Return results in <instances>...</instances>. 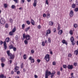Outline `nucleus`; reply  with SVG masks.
Here are the masks:
<instances>
[{"instance_id": "f257e3e1", "label": "nucleus", "mask_w": 78, "mask_h": 78, "mask_svg": "<svg viewBox=\"0 0 78 78\" xmlns=\"http://www.w3.org/2000/svg\"><path fill=\"white\" fill-rule=\"evenodd\" d=\"M54 74L55 73H51V72L48 71V70H46L45 72V78H48V76H49V75H54Z\"/></svg>"}, {"instance_id": "f03ea898", "label": "nucleus", "mask_w": 78, "mask_h": 78, "mask_svg": "<svg viewBox=\"0 0 78 78\" xmlns=\"http://www.w3.org/2000/svg\"><path fill=\"white\" fill-rule=\"evenodd\" d=\"M7 53L8 56L10 57V59H13L14 58V55H12V54L10 53V51H7Z\"/></svg>"}, {"instance_id": "7ed1b4c3", "label": "nucleus", "mask_w": 78, "mask_h": 78, "mask_svg": "<svg viewBox=\"0 0 78 78\" xmlns=\"http://www.w3.org/2000/svg\"><path fill=\"white\" fill-rule=\"evenodd\" d=\"M23 37L24 39L26 38V40L27 41H29V40H30V39H31V37L29 35H25V34H23Z\"/></svg>"}, {"instance_id": "20e7f679", "label": "nucleus", "mask_w": 78, "mask_h": 78, "mask_svg": "<svg viewBox=\"0 0 78 78\" xmlns=\"http://www.w3.org/2000/svg\"><path fill=\"white\" fill-rule=\"evenodd\" d=\"M44 59L47 61V62H48L50 61V56L48 54H47L45 55L44 57Z\"/></svg>"}, {"instance_id": "39448f33", "label": "nucleus", "mask_w": 78, "mask_h": 78, "mask_svg": "<svg viewBox=\"0 0 78 78\" xmlns=\"http://www.w3.org/2000/svg\"><path fill=\"white\" fill-rule=\"evenodd\" d=\"M37 2L36 0H34V2L33 3V6H34V7H36L37 5Z\"/></svg>"}, {"instance_id": "423d86ee", "label": "nucleus", "mask_w": 78, "mask_h": 78, "mask_svg": "<svg viewBox=\"0 0 78 78\" xmlns=\"http://www.w3.org/2000/svg\"><path fill=\"white\" fill-rule=\"evenodd\" d=\"M29 60H31V63H34V58H32V57H30L29 58Z\"/></svg>"}, {"instance_id": "0eeeda50", "label": "nucleus", "mask_w": 78, "mask_h": 78, "mask_svg": "<svg viewBox=\"0 0 78 78\" xmlns=\"http://www.w3.org/2000/svg\"><path fill=\"white\" fill-rule=\"evenodd\" d=\"M0 23L1 24H5V20L4 19H1L0 21Z\"/></svg>"}, {"instance_id": "6e6552de", "label": "nucleus", "mask_w": 78, "mask_h": 78, "mask_svg": "<svg viewBox=\"0 0 78 78\" xmlns=\"http://www.w3.org/2000/svg\"><path fill=\"white\" fill-rule=\"evenodd\" d=\"M73 65H68L67 68L68 69H73Z\"/></svg>"}, {"instance_id": "1a4fd4ad", "label": "nucleus", "mask_w": 78, "mask_h": 78, "mask_svg": "<svg viewBox=\"0 0 78 78\" xmlns=\"http://www.w3.org/2000/svg\"><path fill=\"white\" fill-rule=\"evenodd\" d=\"M3 45H4V47L5 49L6 50V48H7V44H6V42L4 41Z\"/></svg>"}, {"instance_id": "9d476101", "label": "nucleus", "mask_w": 78, "mask_h": 78, "mask_svg": "<svg viewBox=\"0 0 78 78\" xmlns=\"http://www.w3.org/2000/svg\"><path fill=\"white\" fill-rule=\"evenodd\" d=\"M69 16L70 17H72L73 16V10H71L70 12Z\"/></svg>"}, {"instance_id": "9b49d317", "label": "nucleus", "mask_w": 78, "mask_h": 78, "mask_svg": "<svg viewBox=\"0 0 78 78\" xmlns=\"http://www.w3.org/2000/svg\"><path fill=\"white\" fill-rule=\"evenodd\" d=\"M31 23L32 25H35V22H34V20L32 19L31 20Z\"/></svg>"}, {"instance_id": "f8f14e48", "label": "nucleus", "mask_w": 78, "mask_h": 78, "mask_svg": "<svg viewBox=\"0 0 78 78\" xmlns=\"http://www.w3.org/2000/svg\"><path fill=\"white\" fill-rule=\"evenodd\" d=\"M0 78H6V76L4 74H1L0 75Z\"/></svg>"}, {"instance_id": "ddd939ff", "label": "nucleus", "mask_w": 78, "mask_h": 78, "mask_svg": "<svg viewBox=\"0 0 78 78\" xmlns=\"http://www.w3.org/2000/svg\"><path fill=\"white\" fill-rule=\"evenodd\" d=\"M19 67L16 66L15 67L14 72H16L17 71V70H19Z\"/></svg>"}, {"instance_id": "4468645a", "label": "nucleus", "mask_w": 78, "mask_h": 78, "mask_svg": "<svg viewBox=\"0 0 78 78\" xmlns=\"http://www.w3.org/2000/svg\"><path fill=\"white\" fill-rule=\"evenodd\" d=\"M62 43L63 44H66V45L67 44V42L66 41V40H63L62 41Z\"/></svg>"}, {"instance_id": "2eb2a0df", "label": "nucleus", "mask_w": 78, "mask_h": 78, "mask_svg": "<svg viewBox=\"0 0 78 78\" xmlns=\"http://www.w3.org/2000/svg\"><path fill=\"white\" fill-rule=\"evenodd\" d=\"M62 32H63V31H62V30H59L58 32V34L60 35L62 34Z\"/></svg>"}, {"instance_id": "dca6fc26", "label": "nucleus", "mask_w": 78, "mask_h": 78, "mask_svg": "<svg viewBox=\"0 0 78 78\" xmlns=\"http://www.w3.org/2000/svg\"><path fill=\"white\" fill-rule=\"evenodd\" d=\"M5 41L6 42H9V41H10V39L9 38H7L6 39Z\"/></svg>"}, {"instance_id": "f3484780", "label": "nucleus", "mask_w": 78, "mask_h": 78, "mask_svg": "<svg viewBox=\"0 0 78 78\" xmlns=\"http://www.w3.org/2000/svg\"><path fill=\"white\" fill-rule=\"evenodd\" d=\"M1 61L2 62H5V59L4 58H2L1 59Z\"/></svg>"}, {"instance_id": "a211bd4d", "label": "nucleus", "mask_w": 78, "mask_h": 78, "mask_svg": "<svg viewBox=\"0 0 78 78\" xmlns=\"http://www.w3.org/2000/svg\"><path fill=\"white\" fill-rule=\"evenodd\" d=\"M51 33V31L50 30H48L47 31V34H50Z\"/></svg>"}, {"instance_id": "6ab92c4d", "label": "nucleus", "mask_w": 78, "mask_h": 78, "mask_svg": "<svg viewBox=\"0 0 78 78\" xmlns=\"http://www.w3.org/2000/svg\"><path fill=\"white\" fill-rule=\"evenodd\" d=\"M75 54L76 55H77L78 54V48L77 49V50H76V51H75Z\"/></svg>"}, {"instance_id": "aec40b11", "label": "nucleus", "mask_w": 78, "mask_h": 78, "mask_svg": "<svg viewBox=\"0 0 78 78\" xmlns=\"http://www.w3.org/2000/svg\"><path fill=\"white\" fill-rule=\"evenodd\" d=\"M49 25H53V22L52 21H50L49 23Z\"/></svg>"}, {"instance_id": "412c9836", "label": "nucleus", "mask_w": 78, "mask_h": 78, "mask_svg": "<svg viewBox=\"0 0 78 78\" xmlns=\"http://www.w3.org/2000/svg\"><path fill=\"white\" fill-rule=\"evenodd\" d=\"M72 7L73 8H75L76 7V5L75 4H73L72 5Z\"/></svg>"}, {"instance_id": "4be33fe9", "label": "nucleus", "mask_w": 78, "mask_h": 78, "mask_svg": "<svg viewBox=\"0 0 78 78\" xmlns=\"http://www.w3.org/2000/svg\"><path fill=\"white\" fill-rule=\"evenodd\" d=\"M1 65L2 67V68L4 67H5V65L3 63H2L1 64Z\"/></svg>"}, {"instance_id": "5701e85b", "label": "nucleus", "mask_w": 78, "mask_h": 78, "mask_svg": "<svg viewBox=\"0 0 78 78\" xmlns=\"http://www.w3.org/2000/svg\"><path fill=\"white\" fill-rule=\"evenodd\" d=\"M16 27H14L12 30V33H14V32H16Z\"/></svg>"}, {"instance_id": "b1692460", "label": "nucleus", "mask_w": 78, "mask_h": 78, "mask_svg": "<svg viewBox=\"0 0 78 78\" xmlns=\"http://www.w3.org/2000/svg\"><path fill=\"white\" fill-rule=\"evenodd\" d=\"M4 8H6L8 7V4H7V3L4 4Z\"/></svg>"}, {"instance_id": "393cba45", "label": "nucleus", "mask_w": 78, "mask_h": 78, "mask_svg": "<svg viewBox=\"0 0 78 78\" xmlns=\"http://www.w3.org/2000/svg\"><path fill=\"white\" fill-rule=\"evenodd\" d=\"M70 41L71 42H73L74 41V38L73 37H72L70 38Z\"/></svg>"}, {"instance_id": "a878e982", "label": "nucleus", "mask_w": 78, "mask_h": 78, "mask_svg": "<svg viewBox=\"0 0 78 78\" xmlns=\"http://www.w3.org/2000/svg\"><path fill=\"white\" fill-rule=\"evenodd\" d=\"M9 34L10 36H12V35H13L14 34V32H12V31H10L9 33Z\"/></svg>"}, {"instance_id": "bb28decb", "label": "nucleus", "mask_w": 78, "mask_h": 78, "mask_svg": "<svg viewBox=\"0 0 78 78\" xmlns=\"http://www.w3.org/2000/svg\"><path fill=\"white\" fill-rule=\"evenodd\" d=\"M5 28H7L9 27V24L8 23H6L5 24Z\"/></svg>"}, {"instance_id": "cd10ccee", "label": "nucleus", "mask_w": 78, "mask_h": 78, "mask_svg": "<svg viewBox=\"0 0 78 78\" xmlns=\"http://www.w3.org/2000/svg\"><path fill=\"white\" fill-rule=\"evenodd\" d=\"M24 42L26 45H27V44H28V42L27 40H25L24 41Z\"/></svg>"}, {"instance_id": "c85d7f7f", "label": "nucleus", "mask_w": 78, "mask_h": 78, "mask_svg": "<svg viewBox=\"0 0 78 78\" xmlns=\"http://www.w3.org/2000/svg\"><path fill=\"white\" fill-rule=\"evenodd\" d=\"M57 29L58 30H60V29H61V27L60 26V24H58V27H57Z\"/></svg>"}, {"instance_id": "c756f323", "label": "nucleus", "mask_w": 78, "mask_h": 78, "mask_svg": "<svg viewBox=\"0 0 78 78\" xmlns=\"http://www.w3.org/2000/svg\"><path fill=\"white\" fill-rule=\"evenodd\" d=\"M26 22L27 25H30V22L29 20L26 21Z\"/></svg>"}, {"instance_id": "7c9ffc66", "label": "nucleus", "mask_w": 78, "mask_h": 78, "mask_svg": "<svg viewBox=\"0 0 78 78\" xmlns=\"http://www.w3.org/2000/svg\"><path fill=\"white\" fill-rule=\"evenodd\" d=\"M63 67L64 69H67V66L66 65H63Z\"/></svg>"}, {"instance_id": "2f4dec72", "label": "nucleus", "mask_w": 78, "mask_h": 78, "mask_svg": "<svg viewBox=\"0 0 78 78\" xmlns=\"http://www.w3.org/2000/svg\"><path fill=\"white\" fill-rule=\"evenodd\" d=\"M9 49H12L13 48L14 46H13L12 45H10L9 46Z\"/></svg>"}, {"instance_id": "473e14b6", "label": "nucleus", "mask_w": 78, "mask_h": 78, "mask_svg": "<svg viewBox=\"0 0 78 78\" xmlns=\"http://www.w3.org/2000/svg\"><path fill=\"white\" fill-rule=\"evenodd\" d=\"M47 18H50V13H48L47 14Z\"/></svg>"}, {"instance_id": "72a5a7b5", "label": "nucleus", "mask_w": 78, "mask_h": 78, "mask_svg": "<svg viewBox=\"0 0 78 78\" xmlns=\"http://www.w3.org/2000/svg\"><path fill=\"white\" fill-rule=\"evenodd\" d=\"M16 8V6L14 5H12L11 6L12 9H15Z\"/></svg>"}, {"instance_id": "f704fd0d", "label": "nucleus", "mask_w": 78, "mask_h": 78, "mask_svg": "<svg viewBox=\"0 0 78 78\" xmlns=\"http://www.w3.org/2000/svg\"><path fill=\"white\" fill-rule=\"evenodd\" d=\"M30 27H27V28H26L25 30V31L27 32V31H28V30H30Z\"/></svg>"}, {"instance_id": "c9c22d12", "label": "nucleus", "mask_w": 78, "mask_h": 78, "mask_svg": "<svg viewBox=\"0 0 78 78\" xmlns=\"http://www.w3.org/2000/svg\"><path fill=\"white\" fill-rule=\"evenodd\" d=\"M9 20H10V22H11V23H13V21H12V19L10 18L9 19Z\"/></svg>"}, {"instance_id": "e433bc0d", "label": "nucleus", "mask_w": 78, "mask_h": 78, "mask_svg": "<svg viewBox=\"0 0 78 78\" xmlns=\"http://www.w3.org/2000/svg\"><path fill=\"white\" fill-rule=\"evenodd\" d=\"M69 34H71V35L73 34V31H72V30H70L69 31Z\"/></svg>"}, {"instance_id": "4c0bfd02", "label": "nucleus", "mask_w": 78, "mask_h": 78, "mask_svg": "<svg viewBox=\"0 0 78 78\" xmlns=\"http://www.w3.org/2000/svg\"><path fill=\"white\" fill-rule=\"evenodd\" d=\"M48 42H49V43H50V42H51V39H50V38H48Z\"/></svg>"}, {"instance_id": "58836bf2", "label": "nucleus", "mask_w": 78, "mask_h": 78, "mask_svg": "<svg viewBox=\"0 0 78 78\" xmlns=\"http://www.w3.org/2000/svg\"><path fill=\"white\" fill-rule=\"evenodd\" d=\"M23 58L24 59H26V58H27V56L25 54L23 56Z\"/></svg>"}, {"instance_id": "ea45409f", "label": "nucleus", "mask_w": 78, "mask_h": 78, "mask_svg": "<svg viewBox=\"0 0 78 78\" xmlns=\"http://www.w3.org/2000/svg\"><path fill=\"white\" fill-rule=\"evenodd\" d=\"M25 2V0H21V3L23 4V3Z\"/></svg>"}, {"instance_id": "a19ab883", "label": "nucleus", "mask_w": 78, "mask_h": 78, "mask_svg": "<svg viewBox=\"0 0 78 78\" xmlns=\"http://www.w3.org/2000/svg\"><path fill=\"white\" fill-rule=\"evenodd\" d=\"M23 63H22L21 64V69H23Z\"/></svg>"}, {"instance_id": "79ce46f5", "label": "nucleus", "mask_w": 78, "mask_h": 78, "mask_svg": "<svg viewBox=\"0 0 78 78\" xmlns=\"http://www.w3.org/2000/svg\"><path fill=\"white\" fill-rule=\"evenodd\" d=\"M31 52L32 54H34V51L33 50H31Z\"/></svg>"}, {"instance_id": "37998d69", "label": "nucleus", "mask_w": 78, "mask_h": 78, "mask_svg": "<svg viewBox=\"0 0 78 78\" xmlns=\"http://www.w3.org/2000/svg\"><path fill=\"white\" fill-rule=\"evenodd\" d=\"M13 50L14 51H16V48L15 47H13Z\"/></svg>"}, {"instance_id": "c03bdc74", "label": "nucleus", "mask_w": 78, "mask_h": 78, "mask_svg": "<svg viewBox=\"0 0 78 78\" xmlns=\"http://www.w3.org/2000/svg\"><path fill=\"white\" fill-rule=\"evenodd\" d=\"M75 12H78V8H76L75 9H74Z\"/></svg>"}, {"instance_id": "a18cd8bd", "label": "nucleus", "mask_w": 78, "mask_h": 78, "mask_svg": "<svg viewBox=\"0 0 78 78\" xmlns=\"http://www.w3.org/2000/svg\"><path fill=\"white\" fill-rule=\"evenodd\" d=\"M12 60H10L9 61H8V62L10 64H12Z\"/></svg>"}, {"instance_id": "49530a36", "label": "nucleus", "mask_w": 78, "mask_h": 78, "mask_svg": "<svg viewBox=\"0 0 78 78\" xmlns=\"http://www.w3.org/2000/svg\"><path fill=\"white\" fill-rule=\"evenodd\" d=\"M22 29H24V28L25 27V24H23L22 26Z\"/></svg>"}, {"instance_id": "de8ad7c7", "label": "nucleus", "mask_w": 78, "mask_h": 78, "mask_svg": "<svg viewBox=\"0 0 78 78\" xmlns=\"http://www.w3.org/2000/svg\"><path fill=\"white\" fill-rule=\"evenodd\" d=\"M52 65L53 66H55L56 65V62H52Z\"/></svg>"}, {"instance_id": "09e8293b", "label": "nucleus", "mask_w": 78, "mask_h": 78, "mask_svg": "<svg viewBox=\"0 0 78 78\" xmlns=\"http://www.w3.org/2000/svg\"><path fill=\"white\" fill-rule=\"evenodd\" d=\"M42 46H45V43L44 42V41L42 42Z\"/></svg>"}, {"instance_id": "8fccbe9b", "label": "nucleus", "mask_w": 78, "mask_h": 78, "mask_svg": "<svg viewBox=\"0 0 78 78\" xmlns=\"http://www.w3.org/2000/svg\"><path fill=\"white\" fill-rule=\"evenodd\" d=\"M74 28H76V27H77V24H75L74 25Z\"/></svg>"}, {"instance_id": "3c124183", "label": "nucleus", "mask_w": 78, "mask_h": 78, "mask_svg": "<svg viewBox=\"0 0 78 78\" xmlns=\"http://www.w3.org/2000/svg\"><path fill=\"white\" fill-rule=\"evenodd\" d=\"M68 57H69V58H71V57H72V54H68Z\"/></svg>"}, {"instance_id": "603ef678", "label": "nucleus", "mask_w": 78, "mask_h": 78, "mask_svg": "<svg viewBox=\"0 0 78 78\" xmlns=\"http://www.w3.org/2000/svg\"><path fill=\"white\" fill-rule=\"evenodd\" d=\"M53 31L54 32V33H55L56 32V28H54L53 30Z\"/></svg>"}, {"instance_id": "864d4df0", "label": "nucleus", "mask_w": 78, "mask_h": 78, "mask_svg": "<svg viewBox=\"0 0 78 78\" xmlns=\"http://www.w3.org/2000/svg\"><path fill=\"white\" fill-rule=\"evenodd\" d=\"M3 44V42L2 41H0V45H2Z\"/></svg>"}, {"instance_id": "5fc2aeb1", "label": "nucleus", "mask_w": 78, "mask_h": 78, "mask_svg": "<svg viewBox=\"0 0 78 78\" xmlns=\"http://www.w3.org/2000/svg\"><path fill=\"white\" fill-rule=\"evenodd\" d=\"M46 14H45V13H44V14H43V16L44 17H46Z\"/></svg>"}, {"instance_id": "6e6d98bb", "label": "nucleus", "mask_w": 78, "mask_h": 78, "mask_svg": "<svg viewBox=\"0 0 78 78\" xmlns=\"http://www.w3.org/2000/svg\"><path fill=\"white\" fill-rule=\"evenodd\" d=\"M17 74V75H19V74H20V71H17L16 72Z\"/></svg>"}, {"instance_id": "4d7b16f0", "label": "nucleus", "mask_w": 78, "mask_h": 78, "mask_svg": "<svg viewBox=\"0 0 78 78\" xmlns=\"http://www.w3.org/2000/svg\"><path fill=\"white\" fill-rule=\"evenodd\" d=\"M46 3L47 5H48V0H46Z\"/></svg>"}, {"instance_id": "13d9d810", "label": "nucleus", "mask_w": 78, "mask_h": 78, "mask_svg": "<svg viewBox=\"0 0 78 78\" xmlns=\"http://www.w3.org/2000/svg\"><path fill=\"white\" fill-rule=\"evenodd\" d=\"M37 28L38 29H40L41 28V27L40 25H39L37 26Z\"/></svg>"}, {"instance_id": "bf43d9fd", "label": "nucleus", "mask_w": 78, "mask_h": 78, "mask_svg": "<svg viewBox=\"0 0 78 78\" xmlns=\"http://www.w3.org/2000/svg\"><path fill=\"white\" fill-rule=\"evenodd\" d=\"M14 2H15L16 3H18V0H13Z\"/></svg>"}, {"instance_id": "052dcab7", "label": "nucleus", "mask_w": 78, "mask_h": 78, "mask_svg": "<svg viewBox=\"0 0 78 78\" xmlns=\"http://www.w3.org/2000/svg\"><path fill=\"white\" fill-rule=\"evenodd\" d=\"M77 65V63H74V66H76Z\"/></svg>"}, {"instance_id": "680f3d73", "label": "nucleus", "mask_w": 78, "mask_h": 78, "mask_svg": "<svg viewBox=\"0 0 78 78\" xmlns=\"http://www.w3.org/2000/svg\"><path fill=\"white\" fill-rule=\"evenodd\" d=\"M37 62L39 63V62H41V60H40V59H37Z\"/></svg>"}, {"instance_id": "e2e57ef3", "label": "nucleus", "mask_w": 78, "mask_h": 78, "mask_svg": "<svg viewBox=\"0 0 78 78\" xmlns=\"http://www.w3.org/2000/svg\"><path fill=\"white\" fill-rule=\"evenodd\" d=\"M57 75H60V72H59V71H58L57 72Z\"/></svg>"}, {"instance_id": "0e129e2a", "label": "nucleus", "mask_w": 78, "mask_h": 78, "mask_svg": "<svg viewBox=\"0 0 78 78\" xmlns=\"http://www.w3.org/2000/svg\"><path fill=\"white\" fill-rule=\"evenodd\" d=\"M72 42V44L73 45H75V44L73 43V41H71Z\"/></svg>"}, {"instance_id": "69168bd1", "label": "nucleus", "mask_w": 78, "mask_h": 78, "mask_svg": "<svg viewBox=\"0 0 78 78\" xmlns=\"http://www.w3.org/2000/svg\"><path fill=\"white\" fill-rule=\"evenodd\" d=\"M16 41L18 40V37L16 36Z\"/></svg>"}, {"instance_id": "338daca9", "label": "nucleus", "mask_w": 78, "mask_h": 78, "mask_svg": "<svg viewBox=\"0 0 78 78\" xmlns=\"http://www.w3.org/2000/svg\"><path fill=\"white\" fill-rule=\"evenodd\" d=\"M34 77H35V78H37V76L36 75H35Z\"/></svg>"}, {"instance_id": "774afa93", "label": "nucleus", "mask_w": 78, "mask_h": 78, "mask_svg": "<svg viewBox=\"0 0 78 78\" xmlns=\"http://www.w3.org/2000/svg\"><path fill=\"white\" fill-rule=\"evenodd\" d=\"M51 78H53V76H54V75H53L52 74H51Z\"/></svg>"}]
</instances>
